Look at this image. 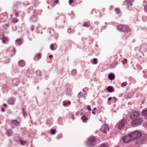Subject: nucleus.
Masks as SVG:
<instances>
[{"label":"nucleus","mask_w":147,"mask_h":147,"mask_svg":"<svg viewBox=\"0 0 147 147\" xmlns=\"http://www.w3.org/2000/svg\"><path fill=\"white\" fill-rule=\"evenodd\" d=\"M139 114L137 111L133 112L131 115L130 117L132 120L131 124L134 127L141 124L142 121V119L139 117Z\"/></svg>","instance_id":"obj_1"},{"label":"nucleus","mask_w":147,"mask_h":147,"mask_svg":"<svg viewBox=\"0 0 147 147\" xmlns=\"http://www.w3.org/2000/svg\"><path fill=\"white\" fill-rule=\"evenodd\" d=\"M96 139L94 137H90L88 138L87 142L88 145L90 147L94 146L95 145Z\"/></svg>","instance_id":"obj_2"},{"label":"nucleus","mask_w":147,"mask_h":147,"mask_svg":"<svg viewBox=\"0 0 147 147\" xmlns=\"http://www.w3.org/2000/svg\"><path fill=\"white\" fill-rule=\"evenodd\" d=\"M118 29L121 31H122L125 32L129 31V29L127 26L121 25H119L117 27Z\"/></svg>","instance_id":"obj_3"},{"label":"nucleus","mask_w":147,"mask_h":147,"mask_svg":"<svg viewBox=\"0 0 147 147\" xmlns=\"http://www.w3.org/2000/svg\"><path fill=\"white\" fill-rule=\"evenodd\" d=\"M130 136L132 139H136L139 138L141 136V134L138 131H135L131 133Z\"/></svg>","instance_id":"obj_4"},{"label":"nucleus","mask_w":147,"mask_h":147,"mask_svg":"<svg viewBox=\"0 0 147 147\" xmlns=\"http://www.w3.org/2000/svg\"><path fill=\"white\" fill-rule=\"evenodd\" d=\"M102 132L104 133H106L109 130V128L106 124H104L101 126L100 129Z\"/></svg>","instance_id":"obj_5"},{"label":"nucleus","mask_w":147,"mask_h":147,"mask_svg":"<svg viewBox=\"0 0 147 147\" xmlns=\"http://www.w3.org/2000/svg\"><path fill=\"white\" fill-rule=\"evenodd\" d=\"M125 124V121L123 120L120 121L118 124L117 126L119 129H121L123 128Z\"/></svg>","instance_id":"obj_6"},{"label":"nucleus","mask_w":147,"mask_h":147,"mask_svg":"<svg viewBox=\"0 0 147 147\" xmlns=\"http://www.w3.org/2000/svg\"><path fill=\"white\" fill-rule=\"evenodd\" d=\"M132 139L130 135L125 136L123 138V141L125 143H128Z\"/></svg>","instance_id":"obj_7"},{"label":"nucleus","mask_w":147,"mask_h":147,"mask_svg":"<svg viewBox=\"0 0 147 147\" xmlns=\"http://www.w3.org/2000/svg\"><path fill=\"white\" fill-rule=\"evenodd\" d=\"M108 78L109 79L111 80H113L115 78V76L113 74H109L108 75Z\"/></svg>","instance_id":"obj_8"},{"label":"nucleus","mask_w":147,"mask_h":147,"mask_svg":"<svg viewBox=\"0 0 147 147\" xmlns=\"http://www.w3.org/2000/svg\"><path fill=\"white\" fill-rule=\"evenodd\" d=\"M57 48V45L55 44H52L50 46V49L52 50H54Z\"/></svg>","instance_id":"obj_9"},{"label":"nucleus","mask_w":147,"mask_h":147,"mask_svg":"<svg viewBox=\"0 0 147 147\" xmlns=\"http://www.w3.org/2000/svg\"><path fill=\"white\" fill-rule=\"evenodd\" d=\"M63 104L64 106L65 107H67L69 106L71 104V102L70 101H64L63 102Z\"/></svg>","instance_id":"obj_10"},{"label":"nucleus","mask_w":147,"mask_h":147,"mask_svg":"<svg viewBox=\"0 0 147 147\" xmlns=\"http://www.w3.org/2000/svg\"><path fill=\"white\" fill-rule=\"evenodd\" d=\"M22 40L20 39H18L16 41V45H20L22 44Z\"/></svg>","instance_id":"obj_11"},{"label":"nucleus","mask_w":147,"mask_h":147,"mask_svg":"<svg viewBox=\"0 0 147 147\" xmlns=\"http://www.w3.org/2000/svg\"><path fill=\"white\" fill-rule=\"evenodd\" d=\"M81 119L83 122L86 123L88 120V118L86 117L85 115H83Z\"/></svg>","instance_id":"obj_12"},{"label":"nucleus","mask_w":147,"mask_h":147,"mask_svg":"<svg viewBox=\"0 0 147 147\" xmlns=\"http://www.w3.org/2000/svg\"><path fill=\"white\" fill-rule=\"evenodd\" d=\"M107 90L108 92H111L114 91L113 88L111 86H109L107 88Z\"/></svg>","instance_id":"obj_13"},{"label":"nucleus","mask_w":147,"mask_h":147,"mask_svg":"<svg viewBox=\"0 0 147 147\" xmlns=\"http://www.w3.org/2000/svg\"><path fill=\"white\" fill-rule=\"evenodd\" d=\"M132 2V0H126V1H125V2L127 4L128 6L131 5Z\"/></svg>","instance_id":"obj_14"},{"label":"nucleus","mask_w":147,"mask_h":147,"mask_svg":"<svg viewBox=\"0 0 147 147\" xmlns=\"http://www.w3.org/2000/svg\"><path fill=\"white\" fill-rule=\"evenodd\" d=\"M15 100L13 98H10L8 101L9 103L11 105H13L14 104Z\"/></svg>","instance_id":"obj_15"},{"label":"nucleus","mask_w":147,"mask_h":147,"mask_svg":"<svg viewBox=\"0 0 147 147\" xmlns=\"http://www.w3.org/2000/svg\"><path fill=\"white\" fill-rule=\"evenodd\" d=\"M19 65L21 67L24 66L25 65V63L23 60H21L19 62Z\"/></svg>","instance_id":"obj_16"},{"label":"nucleus","mask_w":147,"mask_h":147,"mask_svg":"<svg viewBox=\"0 0 147 147\" xmlns=\"http://www.w3.org/2000/svg\"><path fill=\"white\" fill-rule=\"evenodd\" d=\"M142 115L147 117V109L144 110L142 112Z\"/></svg>","instance_id":"obj_17"},{"label":"nucleus","mask_w":147,"mask_h":147,"mask_svg":"<svg viewBox=\"0 0 147 147\" xmlns=\"http://www.w3.org/2000/svg\"><path fill=\"white\" fill-rule=\"evenodd\" d=\"M12 123L16 126H18L19 125V123L16 120H14L12 121Z\"/></svg>","instance_id":"obj_18"},{"label":"nucleus","mask_w":147,"mask_h":147,"mask_svg":"<svg viewBox=\"0 0 147 147\" xmlns=\"http://www.w3.org/2000/svg\"><path fill=\"white\" fill-rule=\"evenodd\" d=\"M111 100V101L112 102H115L116 101V98H115V97H113V98L111 97V98H109L108 100Z\"/></svg>","instance_id":"obj_19"},{"label":"nucleus","mask_w":147,"mask_h":147,"mask_svg":"<svg viewBox=\"0 0 147 147\" xmlns=\"http://www.w3.org/2000/svg\"><path fill=\"white\" fill-rule=\"evenodd\" d=\"M7 132L8 136H10L12 134V132L11 130H8Z\"/></svg>","instance_id":"obj_20"},{"label":"nucleus","mask_w":147,"mask_h":147,"mask_svg":"<svg viewBox=\"0 0 147 147\" xmlns=\"http://www.w3.org/2000/svg\"><path fill=\"white\" fill-rule=\"evenodd\" d=\"M90 23L88 21V22H85L84 23V27H88L90 26Z\"/></svg>","instance_id":"obj_21"},{"label":"nucleus","mask_w":147,"mask_h":147,"mask_svg":"<svg viewBox=\"0 0 147 147\" xmlns=\"http://www.w3.org/2000/svg\"><path fill=\"white\" fill-rule=\"evenodd\" d=\"M83 113V109H82L81 110L78 111L76 113V115H82Z\"/></svg>","instance_id":"obj_22"},{"label":"nucleus","mask_w":147,"mask_h":147,"mask_svg":"<svg viewBox=\"0 0 147 147\" xmlns=\"http://www.w3.org/2000/svg\"><path fill=\"white\" fill-rule=\"evenodd\" d=\"M41 56V55L40 53H38L36 55L35 57L37 58L38 59H39L40 58Z\"/></svg>","instance_id":"obj_23"},{"label":"nucleus","mask_w":147,"mask_h":147,"mask_svg":"<svg viewBox=\"0 0 147 147\" xmlns=\"http://www.w3.org/2000/svg\"><path fill=\"white\" fill-rule=\"evenodd\" d=\"M59 2V1L58 0H55L54 2H52V5L54 6L56 4L58 3Z\"/></svg>","instance_id":"obj_24"},{"label":"nucleus","mask_w":147,"mask_h":147,"mask_svg":"<svg viewBox=\"0 0 147 147\" xmlns=\"http://www.w3.org/2000/svg\"><path fill=\"white\" fill-rule=\"evenodd\" d=\"M8 40L7 38L6 37H4L3 38V41L4 43H5L6 41H8Z\"/></svg>","instance_id":"obj_25"},{"label":"nucleus","mask_w":147,"mask_h":147,"mask_svg":"<svg viewBox=\"0 0 147 147\" xmlns=\"http://www.w3.org/2000/svg\"><path fill=\"white\" fill-rule=\"evenodd\" d=\"M77 73V71L76 70H73L72 71L71 74L73 75H75Z\"/></svg>","instance_id":"obj_26"},{"label":"nucleus","mask_w":147,"mask_h":147,"mask_svg":"<svg viewBox=\"0 0 147 147\" xmlns=\"http://www.w3.org/2000/svg\"><path fill=\"white\" fill-rule=\"evenodd\" d=\"M93 63L94 64H96L98 63V60H97L95 58L94 59H93Z\"/></svg>","instance_id":"obj_27"},{"label":"nucleus","mask_w":147,"mask_h":147,"mask_svg":"<svg viewBox=\"0 0 147 147\" xmlns=\"http://www.w3.org/2000/svg\"><path fill=\"white\" fill-rule=\"evenodd\" d=\"M99 147H108V145L107 144H103Z\"/></svg>","instance_id":"obj_28"},{"label":"nucleus","mask_w":147,"mask_h":147,"mask_svg":"<svg viewBox=\"0 0 147 147\" xmlns=\"http://www.w3.org/2000/svg\"><path fill=\"white\" fill-rule=\"evenodd\" d=\"M55 131H56L55 130L53 129H52L51 130V134H52L53 135H54L55 134Z\"/></svg>","instance_id":"obj_29"},{"label":"nucleus","mask_w":147,"mask_h":147,"mask_svg":"<svg viewBox=\"0 0 147 147\" xmlns=\"http://www.w3.org/2000/svg\"><path fill=\"white\" fill-rule=\"evenodd\" d=\"M127 85V83L126 82H124L122 83L121 84V86L123 87L124 86H125Z\"/></svg>","instance_id":"obj_30"},{"label":"nucleus","mask_w":147,"mask_h":147,"mask_svg":"<svg viewBox=\"0 0 147 147\" xmlns=\"http://www.w3.org/2000/svg\"><path fill=\"white\" fill-rule=\"evenodd\" d=\"M69 115L73 119H75V118L74 117V116L73 113H71L69 114Z\"/></svg>","instance_id":"obj_31"},{"label":"nucleus","mask_w":147,"mask_h":147,"mask_svg":"<svg viewBox=\"0 0 147 147\" xmlns=\"http://www.w3.org/2000/svg\"><path fill=\"white\" fill-rule=\"evenodd\" d=\"M87 109L88 111H90L91 110V108L90 105H88L87 107Z\"/></svg>","instance_id":"obj_32"},{"label":"nucleus","mask_w":147,"mask_h":147,"mask_svg":"<svg viewBox=\"0 0 147 147\" xmlns=\"http://www.w3.org/2000/svg\"><path fill=\"white\" fill-rule=\"evenodd\" d=\"M13 21L14 23H16L18 22V20L16 18H14L13 20Z\"/></svg>","instance_id":"obj_33"},{"label":"nucleus","mask_w":147,"mask_h":147,"mask_svg":"<svg viewBox=\"0 0 147 147\" xmlns=\"http://www.w3.org/2000/svg\"><path fill=\"white\" fill-rule=\"evenodd\" d=\"M127 63V59H124L123 62V64L126 63Z\"/></svg>","instance_id":"obj_34"},{"label":"nucleus","mask_w":147,"mask_h":147,"mask_svg":"<svg viewBox=\"0 0 147 147\" xmlns=\"http://www.w3.org/2000/svg\"><path fill=\"white\" fill-rule=\"evenodd\" d=\"M74 0H69V3L70 5L73 3Z\"/></svg>","instance_id":"obj_35"},{"label":"nucleus","mask_w":147,"mask_h":147,"mask_svg":"<svg viewBox=\"0 0 147 147\" xmlns=\"http://www.w3.org/2000/svg\"><path fill=\"white\" fill-rule=\"evenodd\" d=\"M20 144H21L22 145L24 144L25 143V141L23 140H20Z\"/></svg>","instance_id":"obj_36"},{"label":"nucleus","mask_w":147,"mask_h":147,"mask_svg":"<svg viewBox=\"0 0 147 147\" xmlns=\"http://www.w3.org/2000/svg\"><path fill=\"white\" fill-rule=\"evenodd\" d=\"M116 12L117 13H119V10L118 9H116L115 10Z\"/></svg>","instance_id":"obj_37"},{"label":"nucleus","mask_w":147,"mask_h":147,"mask_svg":"<svg viewBox=\"0 0 147 147\" xmlns=\"http://www.w3.org/2000/svg\"><path fill=\"white\" fill-rule=\"evenodd\" d=\"M144 10L146 12H147V4L144 6Z\"/></svg>","instance_id":"obj_38"},{"label":"nucleus","mask_w":147,"mask_h":147,"mask_svg":"<svg viewBox=\"0 0 147 147\" xmlns=\"http://www.w3.org/2000/svg\"><path fill=\"white\" fill-rule=\"evenodd\" d=\"M3 17H4V20H5L6 18V16H4L3 15H1L0 16V18H3Z\"/></svg>","instance_id":"obj_39"},{"label":"nucleus","mask_w":147,"mask_h":147,"mask_svg":"<svg viewBox=\"0 0 147 147\" xmlns=\"http://www.w3.org/2000/svg\"><path fill=\"white\" fill-rule=\"evenodd\" d=\"M92 113L93 114H95V113H96V112H95V111L94 110H93L92 111Z\"/></svg>","instance_id":"obj_40"},{"label":"nucleus","mask_w":147,"mask_h":147,"mask_svg":"<svg viewBox=\"0 0 147 147\" xmlns=\"http://www.w3.org/2000/svg\"><path fill=\"white\" fill-rule=\"evenodd\" d=\"M23 114L24 115L25 114H26V111H24V110H23Z\"/></svg>","instance_id":"obj_41"},{"label":"nucleus","mask_w":147,"mask_h":147,"mask_svg":"<svg viewBox=\"0 0 147 147\" xmlns=\"http://www.w3.org/2000/svg\"><path fill=\"white\" fill-rule=\"evenodd\" d=\"M53 56L52 55H51L49 56V57L50 58H53Z\"/></svg>","instance_id":"obj_42"},{"label":"nucleus","mask_w":147,"mask_h":147,"mask_svg":"<svg viewBox=\"0 0 147 147\" xmlns=\"http://www.w3.org/2000/svg\"><path fill=\"white\" fill-rule=\"evenodd\" d=\"M82 93L81 92H80L78 94V96H81L82 95Z\"/></svg>","instance_id":"obj_43"},{"label":"nucleus","mask_w":147,"mask_h":147,"mask_svg":"<svg viewBox=\"0 0 147 147\" xmlns=\"http://www.w3.org/2000/svg\"><path fill=\"white\" fill-rule=\"evenodd\" d=\"M5 28H7L8 27V25L7 24H5Z\"/></svg>","instance_id":"obj_44"},{"label":"nucleus","mask_w":147,"mask_h":147,"mask_svg":"<svg viewBox=\"0 0 147 147\" xmlns=\"http://www.w3.org/2000/svg\"><path fill=\"white\" fill-rule=\"evenodd\" d=\"M1 111H2V112H4V111H4V109H3V108H2V109H1Z\"/></svg>","instance_id":"obj_45"},{"label":"nucleus","mask_w":147,"mask_h":147,"mask_svg":"<svg viewBox=\"0 0 147 147\" xmlns=\"http://www.w3.org/2000/svg\"><path fill=\"white\" fill-rule=\"evenodd\" d=\"M96 108H94L93 109V110H94V111H96Z\"/></svg>","instance_id":"obj_46"},{"label":"nucleus","mask_w":147,"mask_h":147,"mask_svg":"<svg viewBox=\"0 0 147 147\" xmlns=\"http://www.w3.org/2000/svg\"><path fill=\"white\" fill-rule=\"evenodd\" d=\"M4 106L6 107V105L5 104H4Z\"/></svg>","instance_id":"obj_47"},{"label":"nucleus","mask_w":147,"mask_h":147,"mask_svg":"<svg viewBox=\"0 0 147 147\" xmlns=\"http://www.w3.org/2000/svg\"><path fill=\"white\" fill-rule=\"evenodd\" d=\"M146 127H147V123H146Z\"/></svg>","instance_id":"obj_48"},{"label":"nucleus","mask_w":147,"mask_h":147,"mask_svg":"<svg viewBox=\"0 0 147 147\" xmlns=\"http://www.w3.org/2000/svg\"><path fill=\"white\" fill-rule=\"evenodd\" d=\"M68 31L69 32V30H68Z\"/></svg>","instance_id":"obj_49"},{"label":"nucleus","mask_w":147,"mask_h":147,"mask_svg":"<svg viewBox=\"0 0 147 147\" xmlns=\"http://www.w3.org/2000/svg\"><path fill=\"white\" fill-rule=\"evenodd\" d=\"M145 1H144V3H145Z\"/></svg>","instance_id":"obj_50"}]
</instances>
